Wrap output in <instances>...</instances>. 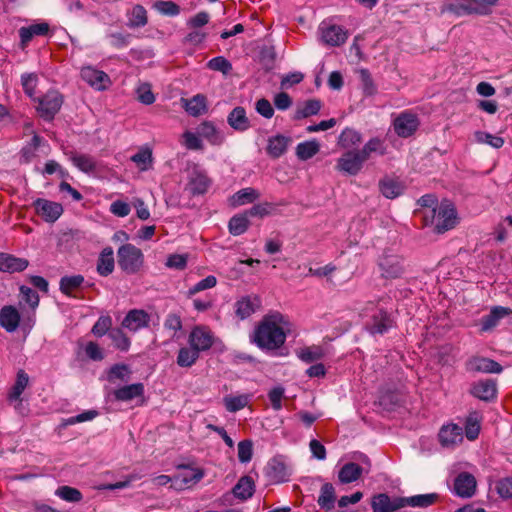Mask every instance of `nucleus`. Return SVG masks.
<instances>
[{
  "mask_svg": "<svg viewBox=\"0 0 512 512\" xmlns=\"http://www.w3.org/2000/svg\"><path fill=\"white\" fill-rule=\"evenodd\" d=\"M287 324L288 321L283 314L279 312L269 313L255 327L250 336V341L262 350H277L286 341L287 335L284 327Z\"/></svg>",
  "mask_w": 512,
  "mask_h": 512,
  "instance_id": "obj_1",
  "label": "nucleus"
},
{
  "mask_svg": "<svg viewBox=\"0 0 512 512\" xmlns=\"http://www.w3.org/2000/svg\"><path fill=\"white\" fill-rule=\"evenodd\" d=\"M107 397L115 401L128 400V366L126 364L113 365L107 374Z\"/></svg>",
  "mask_w": 512,
  "mask_h": 512,
  "instance_id": "obj_2",
  "label": "nucleus"
},
{
  "mask_svg": "<svg viewBox=\"0 0 512 512\" xmlns=\"http://www.w3.org/2000/svg\"><path fill=\"white\" fill-rule=\"evenodd\" d=\"M33 101L37 103L36 111L39 116L45 121H52L60 111L64 98L59 91L50 89L44 95L33 98Z\"/></svg>",
  "mask_w": 512,
  "mask_h": 512,
  "instance_id": "obj_3",
  "label": "nucleus"
},
{
  "mask_svg": "<svg viewBox=\"0 0 512 512\" xmlns=\"http://www.w3.org/2000/svg\"><path fill=\"white\" fill-rule=\"evenodd\" d=\"M378 265L382 277L386 279L399 278L404 272L402 259L398 255L385 253L379 258Z\"/></svg>",
  "mask_w": 512,
  "mask_h": 512,
  "instance_id": "obj_4",
  "label": "nucleus"
},
{
  "mask_svg": "<svg viewBox=\"0 0 512 512\" xmlns=\"http://www.w3.org/2000/svg\"><path fill=\"white\" fill-rule=\"evenodd\" d=\"M465 369L466 371L471 373L496 374L501 373L503 370L502 366L498 362L482 356H473L469 358L465 362Z\"/></svg>",
  "mask_w": 512,
  "mask_h": 512,
  "instance_id": "obj_5",
  "label": "nucleus"
},
{
  "mask_svg": "<svg viewBox=\"0 0 512 512\" xmlns=\"http://www.w3.org/2000/svg\"><path fill=\"white\" fill-rule=\"evenodd\" d=\"M469 393L484 402H492L497 397V384L493 379H485L471 384Z\"/></svg>",
  "mask_w": 512,
  "mask_h": 512,
  "instance_id": "obj_6",
  "label": "nucleus"
},
{
  "mask_svg": "<svg viewBox=\"0 0 512 512\" xmlns=\"http://www.w3.org/2000/svg\"><path fill=\"white\" fill-rule=\"evenodd\" d=\"M33 206L38 215L46 222H55L63 213V207L60 203L38 198L33 202Z\"/></svg>",
  "mask_w": 512,
  "mask_h": 512,
  "instance_id": "obj_7",
  "label": "nucleus"
},
{
  "mask_svg": "<svg viewBox=\"0 0 512 512\" xmlns=\"http://www.w3.org/2000/svg\"><path fill=\"white\" fill-rule=\"evenodd\" d=\"M363 159L356 150L344 153L337 161L336 168L347 175H357L363 166Z\"/></svg>",
  "mask_w": 512,
  "mask_h": 512,
  "instance_id": "obj_8",
  "label": "nucleus"
},
{
  "mask_svg": "<svg viewBox=\"0 0 512 512\" xmlns=\"http://www.w3.org/2000/svg\"><path fill=\"white\" fill-rule=\"evenodd\" d=\"M438 222L435 226V231L442 234L456 225L457 213L451 204H441L438 211Z\"/></svg>",
  "mask_w": 512,
  "mask_h": 512,
  "instance_id": "obj_9",
  "label": "nucleus"
},
{
  "mask_svg": "<svg viewBox=\"0 0 512 512\" xmlns=\"http://www.w3.org/2000/svg\"><path fill=\"white\" fill-rule=\"evenodd\" d=\"M266 475L273 482L282 483L288 480L290 470L281 457H274L267 464Z\"/></svg>",
  "mask_w": 512,
  "mask_h": 512,
  "instance_id": "obj_10",
  "label": "nucleus"
},
{
  "mask_svg": "<svg viewBox=\"0 0 512 512\" xmlns=\"http://www.w3.org/2000/svg\"><path fill=\"white\" fill-rule=\"evenodd\" d=\"M392 326L393 320L390 315L384 310H379L371 317V321L367 324L366 328L372 335H383Z\"/></svg>",
  "mask_w": 512,
  "mask_h": 512,
  "instance_id": "obj_11",
  "label": "nucleus"
},
{
  "mask_svg": "<svg viewBox=\"0 0 512 512\" xmlns=\"http://www.w3.org/2000/svg\"><path fill=\"white\" fill-rule=\"evenodd\" d=\"M261 305L259 296H243L235 303L236 316L244 320L250 317Z\"/></svg>",
  "mask_w": 512,
  "mask_h": 512,
  "instance_id": "obj_12",
  "label": "nucleus"
},
{
  "mask_svg": "<svg viewBox=\"0 0 512 512\" xmlns=\"http://www.w3.org/2000/svg\"><path fill=\"white\" fill-rule=\"evenodd\" d=\"M21 315L12 305L3 306L0 310V326L8 333L15 332L20 326Z\"/></svg>",
  "mask_w": 512,
  "mask_h": 512,
  "instance_id": "obj_13",
  "label": "nucleus"
},
{
  "mask_svg": "<svg viewBox=\"0 0 512 512\" xmlns=\"http://www.w3.org/2000/svg\"><path fill=\"white\" fill-rule=\"evenodd\" d=\"M476 490V479L468 473H460L454 480V491L458 496L471 497L474 495Z\"/></svg>",
  "mask_w": 512,
  "mask_h": 512,
  "instance_id": "obj_14",
  "label": "nucleus"
},
{
  "mask_svg": "<svg viewBox=\"0 0 512 512\" xmlns=\"http://www.w3.org/2000/svg\"><path fill=\"white\" fill-rule=\"evenodd\" d=\"M189 345L199 352L206 351L213 345V337L204 327H195L189 335Z\"/></svg>",
  "mask_w": 512,
  "mask_h": 512,
  "instance_id": "obj_15",
  "label": "nucleus"
},
{
  "mask_svg": "<svg viewBox=\"0 0 512 512\" xmlns=\"http://www.w3.org/2000/svg\"><path fill=\"white\" fill-rule=\"evenodd\" d=\"M418 127V119L412 114L402 113L394 121V130L400 137L411 136Z\"/></svg>",
  "mask_w": 512,
  "mask_h": 512,
  "instance_id": "obj_16",
  "label": "nucleus"
},
{
  "mask_svg": "<svg viewBox=\"0 0 512 512\" xmlns=\"http://www.w3.org/2000/svg\"><path fill=\"white\" fill-rule=\"evenodd\" d=\"M81 78L89 84L91 87L97 90H103L106 88V83L109 78L108 75L100 70H97L91 66L83 67L81 70Z\"/></svg>",
  "mask_w": 512,
  "mask_h": 512,
  "instance_id": "obj_17",
  "label": "nucleus"
},
{
  "mask_svg": "<svg viewBox=\"0 0 512 512\" xmlns=\"http://www.w3.org/2000/svg\"><path fill=\"white\" fill-rule=\"evenodd\" d=\"M29 265L25 258L16 257L12 254L0 253V271L16 273L24 271Z\"/></svg>",
  "mask_w": 512,
  "mask_h": 512,
  "instance_id": "obj_18",
  "label": "nucleus"
},
{
  "mask_svg": "<svg viewBox=\"0 0 512 512\" xmlns=\"http://www.w3.org/2000/svg\"><path fill=\"white\" fill-rule=\"evenodd\" d=\"M178 470V474L174 476V481L176 484H179L180 487L195 484L204 476L201 469L191 468L186 465L179 466Z\"/></svg>",
  "mask_w": 512,
  "mask_h": 512,
  "instance_id": "obj_19",
  "label": "nucleus"
},
{
  "mask_svg": "<svg viewBox=\"0 0 512 512\" xmlns=\"http://www.w3.org/2000/svg\"><path fill=\"white\" fill-rule=\"evenodd\" d=\"M50 26L46 22L34 23L26 27L19 29L20 43L22 47H26L27 44L35 36H45L49 33Z\"/></svg>",
  "mask_w": 512,
  "mask_h": 512,
  "instance_id": "obj_20",
  "label": "nucleus"
},
{
  "mask_svg": "<svg viewBox=\"0 0 512 512\" xmlns=\"http://www.w3.org/2000/svg\"><path fill=\"white\" fill-rule=\"evenodd\" d=\"M440 12L451 13L457 17L474 15L469 0H447L441 6Z\"/></svg>",
  "mask_w": 512,
  "mask_h": 512,
  "instance_id": "obj_21",
  "label": "nucleus"
},
{
  "mask_svg": "<svg viewBox=\"0 0 512 512\" xmlns=\"http://www.w3.org/2000/svg\"><path fill=\"white\" fill-rule=\"evenodd\" d=\"M347 36V31L338 25H331L326 28H322V39L330 46L342 45L345 43Z\"/></svg>",
  "mask_w": 512,
  "mask_h": 512,
  "instance_id": "obj_22",
  "label": "nucleus"
},
{
  "mask_svg": "<svg viewBox=\"0 0 512 512\" xmlns=\"http://www.w3.org/2000/svg\"><path fill=\"white\" fill-rule=\"evenodd\" d=\"M227 122L236 131H246L251 127L246 111L242 106L235 107L227 117Z\"/></svg>",
  "mask_w": 512,
  "mask_h": 512,
  "instance_id": "obj_23",
  "label": "nucleus"
},
{
  "mask_svg": "<svg viewBox=\"0 0 512 512\" xmlns=\"http://www.w3.org/2000/svg\"><path fill=\"white\" fill-rule=\"evenodd\" d=\"M512 314V310L507 307L495 306L491 309L490 313L482 318V330L489 331L494 328L500 319L507 315Z\"/></svg>",
  "mask_w": 512,
  "mask_h": 512,
  "instance_id": "obj_24",
  "label": "nucleus"
},
{
  "mask_svg": "<svg viewBox=\"0 0 512 512\" xmlns=\"http://www.w3.org/2000/svg\"><path fill=\"white\" fill-rule=\"evenodd\" d=\"M363 473V468L354 462L344 464L338 472V479L341 484H349L357 481Z\"/></svg>",
  "mask_w": 512,
  "mask_h": 512,
  "instance_id": "obj_25",
  "label": "nucleus"
},
{
  "mask_svg": "<svg viewBox=\"0 0 512 512\" xmlns=\"http://www.w3.org/2000/svg\"><path fill=\"white\" fill-rule=\"evenodd\" d=\"M290 142V137L280 134L269 138L266 148L268 155L272 158L281 157L286 152Z\"/></svg>",
  "mask_w": 512,
  "mask_h": 512,
  "instance_id": "obj_26",
  "label": "nucleus"
},
{
  "mask_svg": "<svg viewBox=\"0 0 512 512\" xmlns=\"http://www.w3.org/2000/svg\"><path fill=\"white\" fill-rule=\"evenodd\" d=\"M336 491L334 486L326 482L321 486L320 495L317 499L319 507L325 511H331L335 507Z\"/></svg>",
  "mask_w": 512,
  "mask_h": 512,
  "instance_id": "obj_27",
  "label": "nucleus"
},
{
  "mask_svg": "<svg viewBox=\"0 0 512 512\" xmlns=\"http://www.w3.org/2000/svg\"><path fill=\"white\" fill-rule=\"evenodd\" d=\"M254 491L255 483L248 475L242 476L232 489L234 496L240 500H247L251 498Z\"/></svg>",
  "mask_w": 512,
  "mask_h": 512,
  "instance_id": "obj_28",
  "label": "nucleus"
},
{
  "mask_svg": "<svg viewBox=\"0 0 512 512\" xmlns=\"http://www.w3.org/2000/svg\"><path fill=\"white\" fill-rule=\"evenodd\" d=\"M405 186L398 180L385 177L379 181V189L384 197L394 199L400 196Z\"/></svg>",
  "mask_w": 512,
  "mask_h": 512,
  "instance_id": "obj_29",
  "label": "nucleus"
},
{
  "mask_svg": "<svg viewBox=\"0 0 512 512\" xmlns=\"http://www.w3.org/2000/svg\"><path fill=\"white\" fill-rule=\"evenodd\" d=\"M438 436L441 444L449 447L462 440V429L455 424L444 426Z\"/></svg>",
  "mask_w": 512,
  "mask_h": 512,
  "instance_id": "obj_30",
  "label": "nucleus"
},
{
  "mask_svg": "<svg viewBox=\"0 0 512 512\" xmlns=\"http://www.w3.org/2000/svg\"><path fill=\"white\" fill-rule=\"evenodd\" d=\"M130 161L134 162L140 171H147L153 166L152 149L148 145L139 148L138 152L130 157Z\"/></svg>",
  "mask_w": 512,
  "mask_h": 512,
  "instance_id": "obj_31",
  "label": "nucleus"
},
{
  "mask_svg": "<svg viewBox=\"0 0 512 512\" xmlns=\"http://www.w3.org/2000/svg\"><path fill=\"white\" fill-rule=\"evenodd\" d=\"M197 133L200 137L207 139L212 145H221L224 136L211 122H203L199 125Z\"/></svg>",
  "mask_w": 512,
  "mask_h": 512,
  "instance_id": "obj_32",
  "label": "nucleus"
},
{
  "mask_svg": "<svg viewBox=\"0 0 512 512\" xmlns=\"http://www.w3.org/2000/svg\"><path fill=\"white\" fill-rule=\"evenodd\" d=\"M210 185L209 178L198 171L193 172L188 183V189L193 195L204 194Z\"/></svg>",
  "mask_w": 512,
  "mask_h": 512,
  "instance_id": "obj_33",
  "label": "nucleus"
},
{
  "mask_svg": "<svg viewBox=\"0 0 512 512\" xmlns=\"http://www.w3.org/2000/svg\"><path fill=\"white\" fill-rule=\"evenodd\" d=\"M114 269V257H113V249L111 247H106L101 252L98 263H97V271L101 276H108L112 273Z\"/></svg>",
  "mask_w": 512,
  "mask_h": 512,
  "instance_id": "obj_34",
  "label": "nucleus"
},
{
  "mask_svg": "<svg viewBox=\"0 0 512 512\" xmlns=\"http://www.w3.org/2000/svg\"><path fill=\"white\" fill-rule=\"evenodd\" d=\"M322 102L318 99H309L302 106H299L294 114V120H301L317 115L321 110Z\"/></svg>",
  "mask_w": 512,
  "mask_h": 512,
  "instance_id": "obj_35",
  "label": "nucleus"
},
{
  "mask_svg": "<svg viewBox=\"0 0 512 512\" xmlns=\"http://www.w3.org/2000/svg\"><path fill=\"white\" fill-rule=\"evenodd\" d=\"M70 160L74 166L84 173L94 172L97 168L96 160L90 155L72 153Z\"/></svg>",
  "mask_w": 512,
  "mask_h": 512,
  "instance_id": "obj_36",
  "label": "nucleus"
},
{
  "mask_svg": "<svg viewBox=\"0 0 512 512\" xmlns=\"http://www.w3.org/2000/svg\"><path fill=\"white\" fill-rule=\"evenodd\" d=\"M113 241L121 243L118 248V263L123 270L128 269V244L123 243L128 240V235L124 231H117L113 236Z\"/></svg>",
  "mask_w": 512,
  "mask_h": 512,
  "instance_id": "obj_37",
  "label": "nucleus"
},
{
  "mask_svg": "<svg viewBox=\"0 0 512 512\" xmlns=\"http://www.w3.org/2000/svg\"><path fill=\"white\" fill-rule=\"evenodd\" d=\"M250 226V221L247 218L246 214L239 213L234 215L228 223V229L230 234L233 236H239L245 233Z\"/></svg>",
  "mask_w": 512,
  "mask_h": 512,
  "instance_id": "obj_38",
  "label": "nucleus"
},
{
  "mask_svg": "<svg viewBox=\"0 0 512 512\" xmlns=\"http://www.w3.org/2000/svg\"><path fill=\"white\" fill-rule=\"evenodd\" d=\"M260 197V193L254 188H244L231 197V205L234 207L252 203Z\"/></svg>",
  "mask_w": 512,
  "mask_h": 512,
  "instance_id": "obj_39",
  "label": "nucleus"
},
{
  "mask_svg": "<svg viewBox=\"0 0 512 512\" xmlns=\"http://www.w3.org/2000/svg\"><path fill=\"white\" fill-rule=\"evenodd\" d=\"M150 315L142 309L130 310V331H138L148 327L150 323Z\"/></svg>",
  "mask_w": 512,
  "mask_h": 512,
  "instance_id": "obj_40",
  "label": "nucleus"
},
{
  "mask_svg": "<svg viewBox=\"0 0 512 512\" xmlns=\"http://www.w3.org/2000/svg\"><path fill=\"white\" fill-rule=\"evenodd\" d=\"M320 150V145L316 140L299 143L296 147V155L300 160H308L316 155Z\"/></svg>",
  "mask_w": 512,
  "mask_h": 512,
  "instance_id": "obj_41",
  "label": "nucleus"
},
{
  "mask_svg": "<svg viewBox=\"0 0 512 512\" xmlns=\"http://www.w3.org/2000/svg\"><path fill=\"white\" fill-rule=\"evenodd\" d=\"M84 282L82 275L64 276L60 279V291L67 295L72 296V292L79 288Z\"/></svg>",
  "mask_w": 512,
  "mask_h": 512,
  "instance_id": "obj_42",
  "label": "nucleus"
},
{
  "mask_svg": "<svg viewBox=\"0 0 512 512\" xmlns=\"http://www.w3.org/2000/svg\"><path fill=\"white\" fill-rule=\"evenodd\" d=\"M29 382V376L24 370H19L17 373L16 382L9 392L8 399L10 401H16L20 398L21 394L27 387Z\"/></svg>",
  "mask_w": 512,
  "mask_h": 512,
  "instance_id": "obj_43",
  "label": "nucleus"
},
{
  "mask_svg": "<svg viewBox=\"0 0 512 512\" xmlns=\"http://www.w3.org/2000/svg\"><path fill=\"white\" fill-rule=\"evenodd\" d=\"M199 351L192 346L183 347L179 350L177 356V364L180 367H191L199 358Z\"/></svg>",
  "mask_w": 512,
  "mask_h": 512,
  "instance_id": "obj_44",
  "label": "nucleus"
},
{
  "mask_svg": "<svg viewBox=\"0 0 512 512\" xmlns=\"http://www.w3.org/2000/svg\"><path fill=\"white\" fill-rule=\"evenodd\" d=\"M361 140L359 132L352 128H346L340 134L338 144L343 148H349L358 145Z\"/></svg>",
  "mask_w": 512,
  "mask_h": 512,
  "instance_id": "obj_45",
  "label": "nucleus"
},
{
  "mask_svg": "<svg viewBox=\"0 0 512 512\" xmlns=\"http://www.w3.org/2000/svg\"><path fill=\"white\" fill-rule=\"evenodd\" d=\"M298 357L305 363H312L324 357L325 353L320 346L305 347L297 352Z\"/></svg>",
  "mask_w": 512,
  "mask_h": 512,
  "instance_id": "obj_46",
  "label": "nucleus"
},
{
  "mask_svg": "<svg viewBox=\"0 0 512 512\" xmlns=\"http://www.w3.org/2000/svg\"><path fill=\"white\" fill-rule=\"evenodd\" d=\"M55 495L71 503H77L83 499V495L78 489L66 485L58 487L55 491Z\"/></svg>",
  "mask_w": 512,
  "mask_h": 512,
  "instance_id": "obj_47",
  "label": "nucleus"
},
{
  "mask_svg": "<svg viewBox=\"0 0 512 512\" xmlns=\"http://www.w3.org/2000/svg\"><path fill=\"white\" fill-rule=\"evenodd\" d=\"M371 508L372 512H393L390 503V496L386 493L374 495L371 499Z\"/></svg>",
  "mask_w": 512,
  "mask_h": 512,
  "instance_id": "obj_48",
  "label": "nucleus"
},
{
  "mask_svg": "<svg viewBox=\"0 0 512 512\" xmlns=\"http://www.w3.org/2000/svg\"><path fill=\"white\" fill-rule=\"evenodd\" d=\"M145 403L144 385L142 383L130 384V408L140 407Z\"/></svg>",
  "mask_w": 512,
  "mask_h": 512,
  "instance_id": "obj_49",
  "label": "nucleus"
},
{
  "mask_svg": "<svg viewBox=\"0 0 512 512\" xmlns=\"http://www.w3.org/2000/svg\"><path fill=\"white\" fill-rule=\"evenodd\" d=\"M274 210V204L269 202L259 203L253 205L251 208L244 211L247 218L250 217H258V218H264L265 216H268L272 213Z\"/></svg>",
  "mask_w": 512,
  "mask_h": 512,
  "instance_id": "obj_50",
  "label": "nucleus"
},
{
  "mask_svg": "<svg viewBox=\"0 0 512 512\" xmlns=\"http://www.w3.org/2000/svg\"><path fill=\"white\" fill-rule=\"evenodd\" d=\"M135 93L137 100L144 105H151L155 102V95L149 83H141Z\"/></svg>",
  "mask_w": 512,
  "mask_h": 512,
  "instance_id": "obj_51",
  "label": "nucleus"
},
{
  "mask_svg": "<svg viewBox=\"0 0 512 512\" xmlns=\"http://www.w3.org/2000/svg\"><path fill=\"white\" fill-rule=\"evenodd\" d=\"M207 67L214 71H219L224 75H229L232 71V64L223 56H217L208 61Z\"/></svg>",
  "mask_w": 512,
  "mask_h": 512,
  "instance_id": "obj_52",
  "label": "nucleus"
},
{
  "mask_svg": "<svg viewBox=\"0 0 512 512\" xmlns=\"http://www.w3.org/2000/svg\"><path fill=\"white\" fill-rule=\"evenodd\" d=\"M437 498L438 495L436 493L419 494L409 497V502L411 507L426 508L434 504Z\"/></svg>",
  "mask_w": 512,
  "mask_h": 512,
  "instance_id": "obj_53",
  "label": "nucleus"
},
{
  "mask_svg": "<svg viewBox=\"0 0 512 512\" xmlns=\"http://www.w3.org/2000/svg\"><path fill=\"white\" fill-rule=\"evenodd\" d=\"M474 15H488L498 0H469Z\"/></svg>",
  "mask_w": 512,
  "mask_h": 512,
  "instance_id": "obj_54",
  "label": "nucleus"
},
{
  "mask_svg": "<svg viewBox=\"0 0 512 512\" xmlns=\"http://www.w3.org/2000/svg\"><path fill=\"white\" fill-rule=\"evenodd\" d=\"M130 27H143L148 22L147 11L142 5H135L131 11Z\"/></svg>",
  "mask_w": 512,
  "mask_h": 512,
  "instance_id": "obj_55",
  "label": "nucleus"
},
{
  "mask_svg": "<svg viewBox=\"0 0 512 512\" xmlns=\"http://www.w3.org/2000/svg\"><path fill=\"white\" fill-rule=\"evenodd\" d=\"M476 140L479 143H486L493 148H501L504 145V139L500 136L492 135L487 132L477 131L475 133Z\"/></svg>",
  "mask_w": 512,
  "mask_h": 512,
  "instance_id": "obj_56",
  "label": "nucleus"
},
{
  "mask_svg": "<svg viewBox=\"0 0 512 512\" xmlns=\"http://www.w3.org/2000/svg\"><path fill=\"white\" fill-rule=\"evenodd\" d=\"M248 403V398L245 395L227 396L224 398V404L229 412H237L243 409Z\"/></svg>",
  "mask_w": 512,
  "mask_h": 512,
  "instance_id": "obj_57",
  "label": "nucleus"
},
{
  "mask_svg": "<svg viewBox=\"0 0 512 512\" xmlns=\"http://www.w3.org/2000/svg\"><path fill=\"white\" fill-rule=\"evenodd\" d=\"M153 8L167 16H176L180 13V7L173 1H156Z\"/></svg>",
  "mask_w": 512,
  "mask_h": 512,
  "instance_id": "obj_58",
  "label": "nucleus"
},
{
  "mask_svg": "<svg viewBox=\"0 0 512 512\" xmlns=\"http://www.w3.org/2000/svg\"><path fill=\"white\" fill-rule=\"evenodd\" d=\"M97 415H98V411H96V410H86L78 415L63 419L62 426L67 427V426L75 425L77 423L91 421Z\"/></svg>",
  "mask_w": 512,
  "mask_h": 512,
  "instance_id": "obj_59",
  "label": "nucleus"
},
{
  "mask_svg": "<svg viewBox=\"0 0 512 512\" xmlns=\"http://www.w3.org/2000/svg\"><path fill=\"white\" fill-rule=\"evenodd\" d=\"M38 77L35 73H24L21 76V84L26 95L30 98H35V88L37 85Z\"/></svg>",
  "mask_w": 512,
  "mask_h": 512,
  "instance_id": "obj_60",
  "label": "nucleus"
},
{
  "mask_svg": "<svg viewBox=\"0 0 512 512\" xmlns=\"http://www.w3.org/2000/svg\"><path fill=\"white\" fill-rule=\"evenodd\" d=\"M206 109L205 98L202 95L194 96L187 104L186 111L192 116L200 115Z\"/></svg>",
  "mask_w": 512,
  "mask_h": 512,
  "instance_id": "obj_61",
  "label": "nucleus"
},
{
  "mask_svg": "<svg viewBox=\"0 0 512 512\" xmlns=\"http://www.w3.org/2000/svg\"><path fill=\"white\" fill-rule=\"evenodd\" d=\"M20 294L22 299L31 307L34 311L39 305V295L32 288L22 285L20 287Z\"/></svg>",
  "mask_w": 512,
  "mask_h": 512,
  "instance_id": "obj_62",
  "label": "nucleus"
},
{
  "mask_svg": "<svg viewBox=\"0 0 512 512\" xmlns=\"http://www.w3.org/2000/svg\"><path fill=\"white\" fill-rule=\"evenodd\" d=\"M111 325H112V320L109 316H101L98 318V320L92 327V333L96 337H102L107 332L109 333Z\"/></svg>",
  "mask_w": 512,
  "mask_h": 512,
  "instance_id": "obj_63",
  "label": "nucleus"
},
{
  "mask_svg": "<svg viewBox=\"0 0 512 512\" xmlns=\"http://www.w3.org/2000/svg\"><path fill=\"white\" fill-rule=\"evenodd\" d=\"M252 454L253 444L251 440H243L238 443V458L241 463L249 462Z\"/></svg>",
  "mask_w": 512,
  "mask_h": 512,
  "instance_id": "obj_64",
  "label": "nucleus"
}]
</instances>
